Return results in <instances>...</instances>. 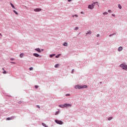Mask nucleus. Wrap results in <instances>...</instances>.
Returning <instances> with one entry per match:
<instances>
[{"label":"nucleus","mask_w":127,"mask_h":127,"mask_svg":"<svg viewBox=\"0 0 127 127\" xmlns=\"http://www.w3.org/2000/svg\"><path fill=\"white\" fill-rule=\"evenodd\" d=\"M87 87V85H76L75 86V89H85Z\"/></svg>","instance_id":"obj_1"},{"label":"nucleus","mask_w":127,"mask_h":127,"mask_svg":"<svg viewBox=\"0 0 127 127\" xmlns=\"http://www.w3.org/2000/svg\"><path fill=\"white\" fill-rule=\"evenodd\" d=\"M96 4H98V2H93L92 4L88 5V8H89V9H93Z\"/></svg>","instance_id":"obj_2"},{"label":"nucleus","mask_w":127,"mask_h":127,"mask_svg":"<svg viewBox=\"0 0 127 127\" xmlns=\"http://www.w3.org/2000/svg\"><path fill=\"white\" fill-rule=\"evenodd\" d=\"M72 105L69 104H64L62 105H59L60 108H68V107H71Z\"/></svg>","instance_id":"obj_3"},{"label":"nucleus","mask_w":127,"mask_h":127,"mask_svg":"<svg viewBox=\"0 0 127 127\" xmlns=\"http://www.w3.org/2000/svg\"><path fill=\"white\" fill-rule=\"evenodd\" d=\"M120 67H122L124 70H127V65H125V64H121Z\"/></svg>","instance_id":"obj_4"},{"label":"nucleus","mask_w":127,"mask_h":127,"mask_svg":"<svg viewBox=\"0 0 127 127\" xmlns=\"http://www.w3.org/2000/svg\"><path fill=\"white\" fill-rule=\"evenodd\" d=\"M55 123H56V124H58V125H63V122L60 120H56Z\"/></svg>","instance_id":"obj_5"},{"label":"nucleus","mask_w":127,"mask_h":127,"mask_svg":"<svg viewBox=\"0 0 127 127\" xmlns=\"http://www.w3.org/2000/svg\"><path fill=\"white\" fill-rule=\"evenodd\" d=\"M42 9L41 8H36L34 9V11L37 12V11H41Z\"/></svg>","instance_id":"obj_6"},{"label":"nucleus","mask_w":127,"mask_h":127,"mask_svg":"<svg viewBox=\"0 0 127 127\" xmlns=\"http://www.w3.org/2000/svg\"><path fill=\"white\" fill-rule=\"evenodd\" d=\"M36 51H37V52H39V53H40V52H41V50H40V49L39 48H37L35 49Z\"/></svg>","instance_id":"obj_7"},{"label":"nucleus","mask_w":127,"mask_h":127,"mask_svg":"<svg viewBox=\"0 0 127 127\" xmlns=\"http://www.w3.org/2000/svg\"><path fill=\"white\" fill-rule=\"evenodd\" d=\"M33 55L35 57H39V55H38V54L35 53V54H33Z\"/></svg>","instance_id":"obj_8"},{"label":"nucleus","mask_w":127,"mask_h":127,"mask_svg":"<svg viewBox=\"0 0 127 127\" xmlns=\"http://www.w3.org/2000/svg\"><path fill=\"white\" fill-rule=\"evenodd\" d=\"M12 119H13V117L7 118H6V121H10V120H12Z\"/></svg>","instance_id":"obj_9"},{"label":"nucleus","mask_w":127,"mask_h":127,"mask_svg":"<svg viewBox=\"0 0 127 127\" xmlns=\"http://www.w3.org/2000/svg\"><path fill=\"white\" fill-rule=\"evenodd\" d=\"M10 4L11 5V6L14 8V9H15V7L14 6V5H13V4L12 3H10Z\"/></svg>","instance_id":"obj_10"},{"label":"nucleus","mask_w":127,"mask_h":127,"mask_svg":"<svg viewBox=\"0 0 127 127\" xmlns=\"http://www.w3.org/2000/svg\"><path fill=\"white\" fill-rule=\"evenodd\" d=\"M122 50H123V47H119V49H118V51H122Z\"/></svg>","instance_id":"obj_11"},{"label":"nucleus","mask_w":127,"mask_h":127,"mask_svg":"<svg viewBox=\"0 0 127 127\" xmlns=\"http://www.w3.org/2000/svg\"><path fill=\"white\" fill-rule=\"evenodd\" d=\"M2 69L3 70V74H6V71L4 70V68H2Z\"/></svg>","instance_id":"obj_12"},{"label":"nucleus","mask_w":127,"mask_h":127,"mask_svg":"<svg viewBox=\"0 0 127 127\" xmlns=\"http://www.w3.org/2000/svg\"><path fill=\"white\" fill-rule=\"evenodd\" d=\"M60 56H61V54H59L56 57V58H59Z\"/></svg>","instance_id":"obj_13"},{"label":"nucleus","mask_w":127,"mask_h":127,"mask_svg":"<svg viewBox=\"0 0 127 127\" xmlns=\"http://www.w3.org/2000/svg\"><path fill=\"white\" fill-rule=\"evenodd\" d=\"M23 54H21L20 55V57L21 58H22V57H23Z\"/></svg>","instance_id":"obj_14"},{"label":"nucleus","mask_w":127,"mask_h":127,"mask_svg":"<svg viewBox=\"0 0 127 127\" xmlns=\"http://www.w3.org/2000/svg\"><path fill=\"white\" fill-rule=\"evenodd\" d=\"M54 56H55V55H54V54H53V55H51L50 56V57L51 58H52V57H54Z\"/></svg>","instance_id":"obj_15"},{"label":"nucleus","mask_w":127,"mask_h":127,"mask_svg":"<svg viewBox=\"0 0 127 127\" xmlns=\"http://www.w3.org/2000/svg\"><path fill=\"white\" fill-rule=\"evenodd\" d=\"M118 7L120 9H122V6L120 4L118 5Z\"/></svg>","instance_id":"obj_16"},{"label":"nucleus","mask_w":127,"mask_h":127,"mask_svg":"<svg viewBox=\"0 0 127 127\" xmlns=\"http://www.w3.org/2000/svg\"><path fill=\"white\" fill-rule=\"evenodd\" d=\"M68 45V44H67V43H64V46H67Z\"/></svg>","instance_id":"obj_17"},{"label":"nucleus","mask_w":127,"mask_h":127,"mask_svg":"<svg viewBox=\"0 0 127 127\" xmlns=\"http://www.w3.org/2000/svg\"><path fill=\"white\" fill-rule=\"evenodd\" d=\"M59 66V64H57L55 65V68H57Z\"/></svg>","instance_id":"obj_18"},{"label":"nucleus","mask_w":127,"mask_h":127,"mask_svg":"<svg viewBox=\"0 0 127 127\" xmlns=\"http://www.w3.org/2000/svg\"><path fill=\"white\" fill-rule=\"evenodd\" d=\"M13 12H14V13H15V14H18V13H17V12H16V11L15 10H13Z\"/></svg>","instance_id":"obj_19"},{"label":"nucleus","mask_w":127,"mask_h":127,"mask_svg":"<svg viewBox=\"0 0 127 127\" xmlns=\"http://www.w3.org/2000/svg\"><path fill=\"white\" fill-rule=\"evenodd\" d=\"M42 125L43 126V127H47V126L45 125V124L44 123H43L42 124Z\"/></svg>","instance_id":"obj_20"},{"label":"nucleus","mask_w":127,"mask_h":127,"mask_svg":"<svg viewBox=\"0 0 127 127\" xmlns=\"http://www.w3.org/2000/svg\"><path fill=\"white\" fill-rule=\"evenodd\" d=\"M91 31H89L86 34H91Z\"/></svg>","instance_id":"obj_21"},{"label":"nucleus","mask_w":127,"mask_h":127,"mask_svg":"<svg viewBox=\"0 0 127 127\" xmlns=\"http://www.w3.org/2000/svg\"><path fill=\"white\" fill-rule=\"evenodd\" d=\"M103 14L105 15H106V14H108V12H103Z\"/></svg>","instance_id":"obj_22"},{"label":"nucleus","mask_w":127,"mask_h":127,"mask_svg":"<svg viewBox=\"0 0 127 127\" xmlns=\"http://www.w3.org/2000/svg\"><path fill=\"white\" fill-rule=\"evenodd\" d=\"M58 114H59V111L56 112L55 113V115H58Z\"/></svg>","instance_id":"obj_23"},{"label":"nucleus","mask_w":127,"mask_h":127,"mask_svg":"<svg viewBox=\"0 0 127 127\" xmlns=\"http://www.w3.org/2000/svg\"><path fill=\"white\" fill-rule=\"evenodd\" d=\"M29 70L32 71V70H33V67H30Z\"/></svg>","instance_id":"obj_24"},{"label":"nucleus","mask_w":127,"mask_h":127,"mask_svg":"<svg viewBox=\"0 0 127 127\" xmlns=\"http://www.w3.org/2000/svg\"><path fill=\"white\" fill-rule=\"evenodd\" d=\"M112 119H113L112 117H110L108 118V121H111V120H112Z\"/></svg>","instance_id":"obj_25"},{"label":"nucleus","mask_w":127,"mask_h":127,"mask_svg":"<svg viewBox=\"0 0 127 127\" xmlns=\"http://www.w3.org/2000/svg\"><path fill=\"white\" fill-rule=\"evenodd\" d=\"M74 16H76V17H78V15H74L73 16V17H74Z\"/></svg>","instance_id":"obj_26"},{"label":"nucleus","mask_w":127,"mask_h":127,"mask_svg":"<svg viewBox=\"0 0 127 127\" xmlns=\"http://www.w3.org/2000/svg\"><path fill=\"white\" fill-rule=\"evenodd\" d=\"M35 87L36 88V89H37V88H38V86L36 85V86H35Z\"/></svg>","instance_id":"obj_27"},{"label":"nucleus","mask_w":127,"mask_h":127,"mask_svg":"<svg viewBox=\"0 0 127 127\" xmlns=\"http://www.w3.org/2000/svg\"><path fill=\"white\" fill-rule=\"evenodd\" d=\"M37 108H38V109H40V106L37 105Z\"/></svg>","instance_id":"obj_28"},{"label":"nucleus","mask_w":127,"mask_h":127,"mask_svg":"<svg viewBox=\"0 0 127 127\" xmlns=\"http://www.w3.org/2000/svg\"><path fill=\"white\" fill-rule=\"evenodd\" d=\"M77 29H78V27H76V28H75V30H77Z\"/></svg>","instance_id":"obj_29"},{"label":"nucleus","mask_w":127,"mask_h":127,"mask_svg":"<svg viewBox=\"0 0 127 127\" xmlns=\"http://www.w3.org/2000/svg\"><path fill=\"white\" fill-rule=\"evenodd\" d=\"M99 36H100V35L97 34V37H99Z\"/></svg>","instance_id":"obj_30"},{"label":"nucleus","mask_w":127,"mask_h":127,"mask_svg":"<svg viewBox=\"0 0 127 127\" xmlns=\"http://www.w3.org/2000/svg\"><path fill=\"white\" fill-rule=\"evenodd\" d=\"M65 96H70V94H66Z\"/></svg>","instance_id":"obj_31"},{"label":"nucleus","mask_w":127,"mask_h":127,"mask_svg":"<svg viewBox=\"0 0 127 127\" xmlns=\"http://www.w3.org/2000/svg\"><path fill=\"white\" fill-rule=\"evenodd\" d=\"M111 10H108V12H111Z\"/></svg>","instance_id":"obj_32"},{"label":"nucleus","mask_w":127,"mask_h":127,"mask_svg":"<svg viewBox=\"0 0 127 127\" xmlns=\"http://www.w3.org/2000/svg\"><path fill=\"white\" fill-rule=\"evenodd\" d=\"M72 0H68V1L70 2Z\"/></svg>","instance_id":"obj_33"},{"label":"nucleus","mask_w":127,"mask_h":127,"mask_svg":"<svg viewBox=\"0 0 127 127\" xmlns=\"http://www.w3.org/2000/svg\"><path fill=\"white\" fill-rule=\"evenodd\" d=\"M112 15H113V16H115V15H114V14H112Z\"/></svg>","instance_id":"obj_34"},{"label":"nucleus","mask_w":127,"mask_h":127,"mask_svg":"<svg viewBox=\"0 0 127 127\" xmlns=\"http://www.w3.org/2000/svg\"><path fill=\"white\" fill-rule=\"evenodd\" d=\"M81 13H83V12H81Z\"/></svg>","instance_id":"obj_35"},{"label":"nucleus","mask_w":127,"mask_h":127,"mask_svg":"<svg viewBox=\"0 0 127 127\" xmlns=\"http://www.w3.org/2000/svg\"><path fill=\"white\" fill-rule=\"evenodd\" d=\"M73 70L72 71V73H73Z\"/></svg>","instance_id":"obj_36"},{"label":"nucleus","mask_w":127,"mask_h":127,"mask_svg":"<svg viewBox=\"0 0 127 127\" xmlns=\"http://www.w3.org/2000/svg\"><path fill=\"white\" fill-rule=\"evenodd\" d=\"M0 35H1V34L0 33Z\"/></svg>","instance_id":"obj_37"},{"label":"nucleus","mask_w":127,"mask_h":127,"mask_svg":"<svg viewBox=\"0 0 127 127\" xmlns=\"http://www.w3.org/2000/svg\"><path fill=\"white\" fill-rule=\"evenodd\" d=\"M112 35H110L109 36H111Z\"/></svg>","instance_id":"obj_38"}]
</instances>
